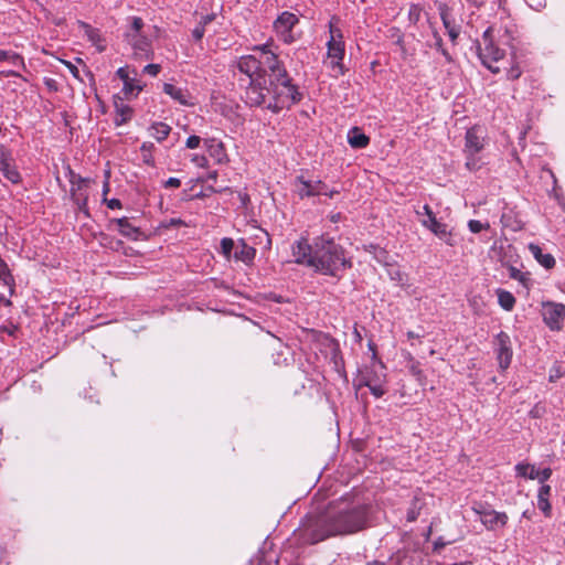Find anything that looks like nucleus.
I'll list each match as a JSON object with an SVG mask.
<instances>
[{"label": "nucleus", "mask_w": 565, "mask_h": 565, "mask_svg": "<svg viewBox=\"0 0 565 565\" xmlns=\"http://www.w3.org/2000/svg\"><path fill=\"white\" fill-rule=\"evenodd\" d=\"M433 39H434V47L443 54V56L446 58L447 62H451V55L449 52L444 47L443 39L440 34L437 31L433 32Z\"/></svg>", "instance_id": "nucleus-40"}, {"label": "nucleus", "mask_w": 565, "mask_h": 565, "mask_svg": "<svg viewBox=\"0 0 565 565\" xmlns=\"http://www.w3.org/2000/svg\"><path fill=\"white\" fill-rule=\"evenodd\" d=\"M384 366L381 363H373L360 373L359 386H366L375 397H382L386 390L384 387Z\"/></svg>", "instance_id": "nucleus-7"}, {"label": "nucleus", "mask_w": 565, "mask_h": 565, "mask_svg": "<svg viewBox=\"0 0 565 565\" xmlns=\"http://www.w3.org/2000/svg\"><path fill=\"white\" fill-rule=\"evenodd\" d=\"M465 167L467 168V170L471 172L479 171L484 164V161L480 153L465 154Z\"/></svg>", "instance_id": "nucleus-34"}, {"label": "nucleus", "mask_w": 565, "mask_h": 565, "mask_svg": "<svg viewBox=\"0 0 565 565\" xmlns=\"http://www.w3.org/2000/svg\"><path fill=\"white\" fill-rule=\"evenodd\" d=\"M171 132V127L162 121H154L149 127V134L158 142H162Z\"/></svg>", "instance_id": "nucleus-28"}, {"label": "nucleus", "mask_w": 565, "mask_h": 565, "mask_svg": "<svg viewBox=\"0 0 565 565\" xmlns=\"http://www.w3.org/2000/svg\"><path fill=\"white\" fill-rule=\"evenodd\" d=\"M468 226L472 233H480L481 231L488 230L490 227L488 222L483 223L477 220L469 221Z\"/></svg>", "instance_id": "nucleus-44"}, {"label": "nucleus", "mask_w": 565, "mask_h": 565, "mask_svg": "<svg viewBox=\"0 0 565 565\" xmlns=\"http://www.w3.org/2000/svg\"><path fill=\"white\" fill-rule=\"evenodd\" d=\"M203 145L215 163L226 164L230 161L225 146L221 140L216 138H205L203 139Z\"/></svg>", "instance_id": "nucleus-18"}, {"label": "nucleus", "mask_w": 565, "mask_h": 565, "mask_svg": "<svg viewBox=\"0 0 565 565\" xmlns=\"http://www.w3.org/2000/svg\"><path fill=\"white\" fill-rule=\"evenodd\" d=\"M509 271H510V277L520 281L521 284H523L524 286L527 285V281H529V277L525 273H522L521 270H519L518 268L515 267H510L509 268Z\"/></svg>", "instance_id": "nucleus-43"}, {"label": "nucleus", "mask_w": 565, "mask_h": 565, "mask_svg": "<svg viewBox=\"0 0 565 565\" xmlns=\"http://www.w3.org/2000/svg\"><path fill=\"white\" fill-rule=\"evenodd\" d=\"M529 250L533 255V257L546 269H551L555 266V258L552 254H543L542 248L531 243L529 245Z\"/></svg>", "instance_id": "nucleus-26"}, {"label": "nucleus", "mask_w": 565, "mask_h": 565, "mask_svg": "<svg viewBox=\"0 0 565 565\" xmlns=\"http://www.w3.org/2000/svg\"><path fill=\"white\" fill-rule=\"evenodd\" d=\"M516 476L535 480L536 476H539V470L535 468L534 465L527 463V462H520L515 466Z\"/></svg>", "instance_id": "nucleus-31"}, {"label": "nucleus", "mask_w": 565, "mask_h": 565, "mask_svg": "<svg viewBox=\"0 0 565 565\" xmlns=\"http://www.w3.org/2000/svg\"><path fill=\"white\" fill-rule=\"evenodd\" d=\"M213 19H214V14L202 15L199 24H201V25H203V28H205V25L211 23Z\"/></svg>", "instance_id": "nucleus-57"}, {"label": "nucleus", "mask_w": 565, "mask_h": 565, "mask_svg": "<svg viewBox=\"0 0 565 565\" xmlns=\"http://www.w3.org/2000/svg\"><path fill=\"white\" fill-rule=\"evenodd\" d=\"M330 520L332 527L338 530L337 535L352 534L364 529L366 523V510L361 504H349L341 501L337 507Z\"/></svg>", "instance_id": "nucleus-4"}, {"label": "nucleus", "mask_w": 565, "mask_h": 565, "mask_svg": "<svg viewBox=\"0 0 565 565\" xmlns=\"http://www.w3.org/2000/svg\"><path fill=\"white\" fill-rule=\"evenodd\" d=\"M82 29L85 32L88 41L96 46L98 52H104L106 50L105 41L102 36V33L98 29L93 28L87 23H82Z\"/></svg>", "instance_id": "nucleus-25"}, {"label": "nucleus", "mask_w": 565, "mask_h": 565, "mask_svg": "<svg viewBox=\"0 0 565 565\" xmlns=\"http://www.w3.org/2000/svg\"><path fill=\"white\" fill-rule=\"evenodd\" d=\"M407 362H408V371L409 373L415 377V380L417 381V383L419 385H425L426 384V375L424 373V371L420 369V364L418 361L415 360V358L411 354V353H407Z\"/></svg>", "instance_id": "nucleus-29"}, {"label": "nucleus", "mask_w": 565, "mask_h": 565, "mask_svg": "<svg viewBox=\"0 0 565 565\" xmlns=\"http://www.w3.org/2000/svg\"><path fill=\"white\" fill-rule=\"evenodd\" d=\"M423 507H424L423 500L418 495H415L414 499L412 500L411 507L407 511V516H406L407 521L408 522L416 521L420 514Z\"/></svg>", "instance_id": "nucleus-35"}, {"label": "nucleus", "mask_w": 565, "mask_h": 565, "mask_svg": "<svg viewBox=\"0 0 565 565\" xmlns=\"http://www.w3.org/2000/svg\"><path fill=\"white\" fill-rule=\"evenodd\" d=\"M565 318V305L556 302L543 303V320L551 330L562 329V321Z\"/></svg>", "instance_id": "nucleus-12"}, {"label": "nucleus", "mask_w": 565, "mask_h": 565, "mask_svg": "<svg viewBox=\"0 0 565 565\" xmlns=\"http://www.w3.org/2000/svg\"><path fill=\"white\" fill-rule=\"evenodd\" d=\"M198 167L204 168L207 166V159L204 156L194 154L191 159Z\"/></svg>", "instance_id": "nucleus-53"}, {"label": "nucleus", "mask_w": 565, "mask_h": 565, "mask_svg": "<svg viewBox=\"0 0 565 565\" xmlns=\"http://www.w3.org/2000/svg\"><path fill=\"white\" fill-rule=\"evenodd\" d=\"M420 15V9L417 6H412L409 10V18L412 21L417 22Z\"/></svg>", "instance_id": "nucleus-54"}, {"label": "nucleus", "mask_w": 565, "mask_h": 565, "mask_svg": "<svg viewBox=\"0 0 565 565\" xmlns=\"http://www.w3.org/2000/svg\"><path fill=\"white\" fill-rule=\"evenodd\" d=\"M181 185V181L178 178H169L164 181V188H179Z\"/></svg>", "instance_id": "nucleus-55"}, {"label": "nucleus", "mask_w": 565, "mask_h": 565, "mask_svg": "<svg viewBox=\"0 0 565 565\" xmlns=\"http://www.w3.org/2000/svg\"><path fill=\"white\" fill-rule=\"evenodd\" d=\"M108 191H109V183L106 180L104 182V185H103V195H104L103 200H104V202L106 203V205H107V207L109 210H119V209H121V203H120V201L118 199H110V200H108V199L105 198V195H106V193Z\"/></svg>", "instance_id": "nucleus-41"}, {"label": "nucleus", "mask_w": 565, "mask_h": 565, "mask_svg": "<svg viewBox=\"0 0 565 565\" xmlns=\"http://www.w3.org/2000/svg\"><path fill=\"white\" fill-rule=\"evenodd\" d=\"M350 262L345 258L341 246L332 239L320 238L315 244L313 267L323 274L334 276L339 270L350 267Z\"/></svg>", "instance_id": "nucleus-3"}, {"label": "nucleus", "mask_w": 565, "mask_h": 565, "mask_svg": "<svg viewBox=\"0 0 565 565\" xmlns=\"http://www.w3.org/2000/svg\"><path fill=\"white\" fill-rule=\"evenodd\" d=\"M0 331L7 332L9 335H13L14 332L17 331V327L15 326H11V327L2 326V327H0Z\"/></svg>", "instance_id": "nucleus-60"}, {"label": "nucleus", "mask_w": 565, "mask_h": 565, "mask_svg": "<svg viewBox=\"0 0 565 565\" xmlns=\"http://www.w3.org/2000/svg\"><path fill=\"white\" fill-rule=\"evenodd\" d=\"M348 142L354 149H363L370 143V138L359 127L348 131Z\"/></svg>", "instance_id": "nucleus-24"}, {"label": "nucleus", "mask_w": 565, "mask_h": 565, "mask_svg": "<svg viewBox=\"0 0 565 565\" xmlns=\"http://www.w3.org/2000/svg\"><path fill=\"white\" fill-rule=\"evenodd\" d=\"M438 11L450 41L456 43L461 30L460 24L456 22L451 9L446 3H440Z\"/></svg>", "instance_id": "nucleus-15"}, {"label": "nucleus", "mask_w": 565, "mask_h": 565, "mask_svg": "<svg viewBox=\"0 0 565 565\" xmlns=\"http://www.w3.org/2000/svg\"><path fill=\"white\" fill-rule=\"evenodd\" d=\"M0 172L14 184L21 181V174L15 166V160L12 153L4 147L0 148Z\"/></svg>", "instance_id": "nucleus-13"}, {"label": "nucleus", "mask_w": 565, "mask_h": 565, "mask_svg": "<svg viewBox=\"0 0 565 565\" xmlns=\"http://www.w3.org/2000/svg\"><path fill=\"white\" fill-rule=\"evenodd\" d=\"M117 225L119 227V231L128 237H135L138 233V230L131 226L126 217L117 220Z\"/></svg>", "instance_id": "nucleus-39"}, {"label": "nucleus", "mask_w": 565, "mask_h": 565, "mask_svg": "<svg viewBox=\"0 0 565 565\" xmlns=\"http://www.w3.org/2000/svg\"><path fill=\"white\" fill-rule=\"evenodd\" d=\"M390 269L387 270L390 277L392 280H395L396 282L401 284V285H404V282L406 281V275L404 273L401 271V269L397 267V266H394L392 264V266H388Z\"/></svg>", "instance_id": "nucleus-42"}, {"label": "nucleus", "mask_w": 565, "mask_h": 565, "mask_svg": "<svg viewBox=\"0 0 565 565\" xmlns=\"http://www.w3.org/2000/svg\"><path fill=\"white\" fill-rule=\"evenodd\" d=\"M130 24L124 32V40L129 45L132 57L139 61H150L154 57L152 39L145 31V22L139 17L129 18Z\"/></svg>", "instance_id": "nucleus-5"}, {"label": "nucleus", "mask_w": 565, "mask_h": 565, "mask_svg": "<svg viewBox=\"0 0 565 565\" xmlns=\"http://www.w3.org/2000/svg\"><path fill=\"white\" fill-rule=\"evenodd\" d=\"M0 279L4 282V285L10 287V294L12 295L14 291V280L10 270L4 263V260L0 257Z\"/></svg>", "instance_id": "nucleus-37"}, {"label": "nucleus", "mask_w": 565, "mask_h": 565, "mask_svg": "<svg viewBox=\"0 0 565 565\" xmlns=\"http://www.w3.org/2000/svg\"><path fill=\"white\" fill-rule=\"evenodd\" d=\"M473 511L480 515L481 523L490 531L504 527L509 520L505 512H498L494 510H480L477 508H473Z\"/></svg>", "instance_id": "nucleus-14"}, {"label": "nucleus", "mask_w": 565, "mask_h": 565, "mask_svg": "<svg viewBox=\"0 0 565 565\" xmlns=\"http://www.w3.org/2000/svg\"><path fill=\"white\" fill-rule=\"evenodd\" d=\"M204 33H205V28H203V25L199 24L196 25L193 31H192V36L195 41H201L202 38L204 36Z\"/></svg>", "instance_id": "nucleus-51"}, {"label": "nucleus", "mask_w": 565, "mask_h": 565, "mask_svg": "<svg viewBox=\"0 0 565 565\" xmlns=\"http://www.w3.org/2000/svg\"><path fill=\"white\" fill-rule=\"evenodd\" d=\"M254 256H255V249H254V248H252V247H249V248H247V249H246V252H245V258H244V260H246V259H247V260H250V259H253V258H254Z\"/></svg>", "instance_id": "nucleus-62"}, {"label": "nucleus", "mask_w": 565, "mask_h": 565, "mask_svg": "<svg viewBox=\"0 0 565 565\" xmlns=\"http://www.w3.org/2000/svg\"><path fill=\"white\" fill-rule=\"evenodd\" d=\"M201 141H202L201 137H199L196 135H192V136L188 137V139L185 141V146L189 149H196L200 146Z\"/></svg>", "instance_id": "nucleus-50"}, {"label": "nucleus", "mask_w": 565, "mask_h": 565, "mask_svg": "<svg viewBox=\"0 0 565 565\" xmlns=\"http://www.w3.org/2000/svg\"><path fill=\"white\" fill-rule=\"evenodd\" d=\"M522 74V70L520 68L518 63L511 65L510 68L507 70V78L510 81L518 79Z\"/></svg>", "instance_id": "nucleus-46"}, {"label": "nucleus", "mask_w": 565, "mask_h": 565, "mask_svg": "<svg viewBox=\"0 0 565 565\" xmlns=\"http://www.w3.org/2000/svg\"><path fill=\"white\" fill-rule=\"evenodd\" d=\"M422 223L440 239H447V237L450 236V233L447 230V225L439 222L435 214H425V218L422 220Z\"/></svg>", "instance_id": "nucleus-21"}, {"label": "nucleus", "mask_w": 565, "mask_h": 565, "mask_svg": "<svg viewBox=\"0 0 565 565\" xmlns=\"http://www.w3.org/2000/svg\"><path fill=\"white\" fill-rule=\"evenodd\" d=\"M134 115V109L122 100L115 102V117L114 124L116 127L127 124Z\"/></svg>", "instance_id": "nucleus-23"}, {"label": "nucleus", "mask_w": 565, "mask_h": 565, "mask_svg": "<svg viewBox=\"0 0 565 565\" xmlns=\"http://www.w3.org/2000/svg\"><path fill=\"white\" fill-rule=\"evenodd\" d=\"M3 303L7 307H10L12 305L10 299H6L3 296L0 295V305Z\"/></svg>", "instance_id": "nucleus-63"}, {"label": "nucleus", "mask_w": 565, "mask_h": 565, "mask_svg": "<svg viewBox=\"0 0 565 565\" xmlns=\"http://www.w3.org/2000/svg\"><path fill=\"white\" fill-rule=\"evenodd\" d=\"M551 475H552L551 468H544L543 470H539V476H536L535 479H537L541 483H543L547 479H550Z\"/></svg>", "instance_id": "nucleus-52"}, {"label": "nucleus", "mask_w": 565, "mask_h": 565, "mask_svg": "<svg viewBox=\"0 0 565 565\" xmlns=\"http://www.w3.org/2000/svg\"><path fill=\"white\" fill-rule=\"evenodd\" d=\"M551 487L543 484L537 494V508L544 513L545 516H551L552 505L550 503Z\"/></svg>", "instance_id": "nucleus-27"}, {"label": "nucleus", "mask_w": 565, "mask_h": 565, "mask_svg": "<svg viewBox=\"0 0 565 565\" xmlns=\"http://www.w3.org/2000/svg\"><path fill=\"white\" fill-rule=\"evenodd\" d=\"M0 74L3 76H7V77H20L21 76L20 72L14 71V70L4 71V72H1Z\"/></svg>", "instance_id": "nucleus-61"}, {"label": "nucleus", "mask_w": 565, "mask_h": 565, "mask_svg": "<svg viewBox=\"0 0 565 565\" xmlns=\"http://www.w3.org/2000/svg\"><path fill=\"white\" fill-rule=\"evenodd\" d=\"M295 191L303 198L326 195L332 198L339 194L338 190H330L321 180H308L303 175H298L294 181Z\"/></svg>", "instance_id": "nucleus-8"}, {"label": "nucleus", "mask_w": 565, "mask_h": 565, "mask_svg": "<svg viewBox=\"0 0 565 565\" xmlns=\"http://www.w3.org/2000/svg\"><path fill=\"white\" fill-rule=\"evenodd\" d=\"M273 42L252 47V53L235 60L233 67L245 75V103L249 107H262L274 114L290 108L302 99L288 71L276 52Z\"/></svg>", "instance_id": "nucleus-1"}, {"label": "nucleus", "mask_w": 565, "mask_h": 565, "mask_svg": "<svg viewBox=\"0 0 565 565\" xmlns=\"http://www.w3.org/2000/svg\"><path fill=\"white\" fill-rule=\"evenodd\" d=\"M526 4L534 11H542L546 8L547 0H524Z\"/></svg>", "instance_id": "nucleus-48"}, {"label": "nucleus", "mask_w": 565, "mask_h": 565, "mask_svg": "<svg viewBox=\"0 0 565 565\" xmlns=\"http://www.w3.org/2000/svg\"><path fill=\"white\" fill-rule=\"evenodd\" d=\"M292 255L296 263L313 267L315 248L312 249L307 239L301 238L292 246Z\"/></svg>", "instance_id": "nucleus-19"}, {"label": "nucleus", "mask_w": 565, "mask_h": 565, "mask_svg": "<svg viewBox=\"0 0 565 565\" xmlns=\"http://www.w3.org/2000/svg\"><path fill=\"white\" fill-rule=\"evenodd\" d=\"M497 295L498 302L504 310L510 311L513 309L515 305V298L510 291L498 289Z\"/></svg>", "instance_id": "nucleus-33"}, {"label": "nucleus", "mask_w": 565, "mask_h": 565, "mask_svg": "<svg viewBox=\"0 0 565 565\" xmlns=\"http://www.w3.org/2000/svg\"><path fill=\"white\" fill-rule=\"evenodd\" d=\"M70 174L72 200L76 204L78 212H88V189L92 181L89 179L82 178L73 171H71Z\"/></svg>", "instance_id": "nucleus-10"}, {"label": "nucleus", "mask_w": 565, "mask_h": 565, "mask_svg": "<svg viewBox=\"0 0 565 565\" xmlns=\"http://www.w3.org/2000/svg\"><path fill=\"white\" fill-rule=\"evenodd\" d=\"M406 337H407L408 341H413V340H420L424 335L419 332L407 331Z\"/></svg>", "instance_id": "nucleus-56"}, {"label": "nucleus", "mask_w": 565, "mask_h": 565, "mask_svg": "<svg viewBox=\"0 0 565 565\" xmlns=\"http://www.w3.org/2000/svg\"><path fill=\"white\" fill-rule=\"evenodd\" d=\"M484 148V137L482 130L472 127L467 130L465 136L463 154L480 153Z\"/></svg>", "instance_id": "nucleus-16"}, {"label": "nucleus", "mask_w": 565, "mask_h": 565, "mask_svg": "<svg viewBox=\"0 0 565 565\" xmlns=\"http://www.w3.org/2000/svg\"><path fill=\"white\" fill-rule=\"evenodd\" d=\"M154 150V145L149 141H145L140 146V152L142 157L143 163L147 166L153 167L154 166V158L152 156V152Z\"/></svg>", "instance_id": "nucleus-36"}, {"label": "nucleus", "mask_w": 565, "mask_h": 565, "mask_svg": "<svg viewBox=\"0 0 565 565\" xmlns=\"http://www.w3.org/2000/svg\"><path fill=\"white\" fill-rule=\"evenodd\" d=\"M497 355L499 365L502 370H507L512 360V349L510 344V337L505 332H500L497 338Z\"/></svg>", "instance_id": "nucleus-17"}, {"label": "nucleus", "mask_w": 565, "mask_h": 565, "mask_svg": "<svg viewBox=\"0 0 565 565\" xmlns=\"http://www.w3.org/2000/svg\"><path fill=\"white\" fill-rule=\"evenodd\" d=\"M257 565H277V561L271 559V558L262 557V558H259Z\"/></svg>", "instance_id": "nucleus-58"}, {"label": "nucleus", "mask_w": 565, "mask_h": 565, "mask_svg": "<svg viewBox=\"0 0 565 565\" xmlns=\"http://www.w3.org/2000/svg\"><path fill=\"white\" fill-rule=\"evenodd\" d=\"M161 71L160 64H148L142 68V73L156 77Z\"/></svg>", "instance_id": "nucleus-49"}, {"label": "nucleus", "mask_w": 565, "mask_h": 565, "mask_svg": "<svg viewBox=\"0 0 565 565\" xmlns=\"http://www.w3.org/2000/svg\"><path fill=\"white\" fill-rule=\"evenodd\" d=\"M138 71L132 67L131 77L124 84L122 92L127 97H137L145 88L146 84L138 78Z\"/></svg>", "instance_id": "nucleus-22"}, {"label": "nucleus", "mask_w": 565, "mask_h": 565, "mask_svg": "<svg viewBox=\"0 0 565 565\" xmlns=\"http://www.w3.org/2000/svg\"><path fill=\"white\" fill-rule=\"evenodd\" d=\"M66 66L75 78H79V71L75 65L68 62Z\"/></svg>", "instance_id": "nucleus-59"}, {"label": "nucleus", "mask_w": 565, "mask_h": 565, "mask_svg": "<svg viewBox=\"0 0 565 565\" xmlns=\"http://www.w3.org/2000/svg\"><path fill=\"white\" fill-rule=\"evenodd\" d=\"M234 247V242L232 238H223L221 241V248H222V253L226 256V257H230L231 253H232V249Z\"/></svg>", "instance_id": "nucleus-47"}, {"label": "nucleus", "mask_w": 565, "mask_h": 565, "mask_svg": "<svg viewBox=\"0 0 565 565\" xmlns=\"http://www.w3.org/2000/svg\"><path fill=\"white\" fill-rule=\"evenodd\" d=\"M132 75V67L122 66L116 71V76L125 84Z\"/></svg>", "instance_id": "nucleus-45"}, {"label": "nucleus", "mask_w": 565, "mask_h": 565, "mask_svg": "<svg viewBox=\"0 0 565 565\" xmlns=\"http://www.w3.org/2000/svg\"><path fill=\"white\" fill-rule=\"evenodd\" d=\"M514 25L500 24L489 26L477 41V54L483 66L491 73L498 74L501 68L497 65L507 55V50L514 49Z\"/></svg>", "instance_id": "nucleus-2"}, {"label": "nucleus", "mask_w": 565, "mask_h": 565, "mask_svg": "<svg viewBox=\"0 0 565 565\" xmlns=\"http://www.w3.org/2000/svg\"><path fill=\"white\" fill-rule=\"evenodd\" d=\"M338 530L332 527L330 515L308 516L296 530L295 534L302 544H317L328 537L337 536Z\"/></svg>", "instance_id": "nucleus-6"}, {"label": "nucleus", "mask_w": 565, "mask_h": 565, "mask_svg": "<svg viewBox=\"0 0 565 565\" xmlns=\"http://www.w3.org/2000/svg\"><path fill=\"white\" fill-rule=\"evenodd\" d=\"M330 40L327 43L328 46V58L330 60V67L333 71H337L338 74H343V64L342 61L344 58V42L342 40V34L339 30H334L332 25H330Z\"/></svg>", "instance_id": "nucleus-9"}, {"label": "nucleus", "mask_w": 565, "mask_h": 565, "mask_svg": "<svg viewBox=\"0 0 565 565\" xmlns=\"http://www.w3.org/2000/svg\"><path fill=\"white\" fill-rule=\"evenodd\" d=\"M367 252L372 253L374 255V258L385 265V266H392V263L388 262V253L379 247V246H374V245H370L367 247H365Z\"/></svg>", "instance_id": "nucleus-38"}, {"label": "nucleus", "mask_w": 565, "mask_h": 565, "mask_svg": "<svg viewBox=\"0 0 565 565\" xmlns=\"http://www.w3.org/2000/svg\"><path fill=\"white\" fill-rule=\"evenodd\" d=\"M299 22V19L296 14L284 11L278 15V18L274 22V30L277 36L285 43L291 44L295 42V36L292 34V29Z\"/></svg>", "instance_id": "nucleus-11"}, {"label": "nucleus", "mask_w": 565, "mask_h": 565, "mask_svg": "<svg viewBox=\"0 0 565 565\" xmlns=\"http://www.w3.org/2000/svg\"><path fill=\"white\" fill-rule=\"evenodd\" d=\"M9 62L13 66L18 67L19 71H25L26 66L24 58L17 52L0 50V62Z\"/></svg>", "instance_id": "nucleus-30"}, {"label": "nucleus", "mask_w": 565, "mask_h": 565, "mask_svg": "<svg viewBox=\"0 0 565 565\" xmlns=\"http://www.w3.org/2000/svg\"><path fill=\"white\" fill-rule=\"evenodd\" d=\"M472 312L477 316H483L487 311V301L481 295H471L468 298Z\"/></svg>", "instance_id": "nucleus-32"}, {"label": "nucleus", "mask_w": 565, "mask_h": 565, "mask_svg": "<svg viewBox=\"0 0 565 565\" xmlns=\"http://www.w3.org/2000/svg\"><path fill=\"white\" fill-rule=\"evenodd\" d=\"M467 2L471 3L475 7H480L484 0H466Z\"/></svg>", "instance_id": "nucleus-64"}, {"label": "nucleus", "mask_w": 565, "mask_h": 565, "mask_svg": "<svg viewBox=\"0 0 565 565\" xmlns=\"http://www.w3.org/2000/svg\"><path fill=\"white\" fill-rule=\"evenodd\" d=\"M164 94L169 95L173 100L183 106H191V95L188 89L178 87L170 83H164L162 87Z\"/></svg>", "instance_id": "nucleus-20"}]
</instances>
